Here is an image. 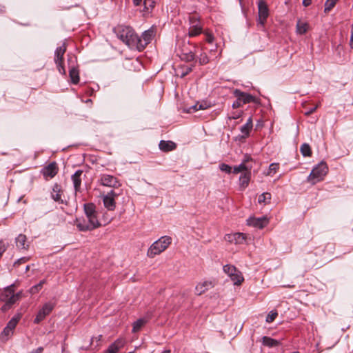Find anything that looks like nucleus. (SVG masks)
Instances as JSON below:
<instances>
[{"label": "nucleus", "mask_w": 353, "mask_h": 353, "mask_svg": "<svg viewBox=\"0 0 353 353\" xmlns=\"http://www.w3.org/2000/svg\"><path fill=\"white\" fill-rule=\"evenodd\" d=\"M278 314L276 312L271 311L266 317V322L268 323H272L273 322L276 317L277 316Z\"/></svg>", "instance_id": "41"}, {"label": "nucleus", "mask_w": 353, "mask_h": 353, "mask_svg": "<svg viewBox=\"0 0 353 353\" xmlns=\"http://www.w3.org/2000/svg\"><path fill=\"white\" fill-rule=\"evenodd\" d=\"M180 57L182 60L188 62L194 59L195 54L192 50H188L183 46L181 50Z\"/></svg>", "instance_id": "22"}, {"label": "nucleus", "mask_w": 353, "mask_h": 353, "mask_svg": "<svg viewBox=\"0 0 353 353\" xmlns=\"http://www.w3.org/2000/svg\"><path fill=\"white\" fill-rule=\"evenodd\" d=\"M247 223L249 225L262 229L268 224L269 220L266 216L259 218L250 217L247 220Z\"/></svg>", "instance_id": "14"}, {"label": "nucleus", "mask_w": 353, "mask_h": 353, "mask_svg": "<svg viewBox=\"0 0 353 353\" xmlns=\"http://www.w3.org/2000/svg\"><path fill=\"white\" fill-rule=\"evenodd\" d=\"M220 170L223 172L230 174L232 172V168L225 163H221L219 166Z\"/></svg>", "instance_id": "43"}, {"label": "nucleus", "mask_w": 353, "mask_h": 353, "mask_svg": "<svg viewBox=\"0 0 353 353\" xmlns=\"http://www.w3.org/2000/svg\"><path fill=\"white\" fill-rule=\"evenodd\" d=\"M54 306L55 303L52 302H48L45 303L38 312V314L36 318L34 319V322L35 323H39L46 318V316L50 314V312L53 310Z\"/></svg>", "instance_id": "9"}, {"label": "nucleus", "mask_w": 353, "mask_h": 353, "mask_svg": "<svg viewBox=\"0 0 353 353\" xmlns=\"http://www.w3.org/2000/svg\"><path fill=\"white\" fill-rule=\"evenodd\" d=\"M14 285H11L5 288L3 293L1 295V299L6 303V299H9L11 298L12 295H14Z\"/></svg>", "instance_id": "26"}, {"label": "nucleus", "mask_w": 353, "mask_h": 353, "mask_svg": "<svg viewBox=\"0 0 353 353\" xmlns=\"http://www.w3.org/2000/svg\"><path fill=\"white\" fill-rule=\"evenodd\" d=\"M159 146L161 150L163 152H169L174 150L176 145L171 141H161Z\"/></svg>", "instance_id": "23"}, {"label": "nucleus", "mask_w": 353, "mask_h": 353, "mask_svg": "<svg viewBox=\"0 0 353 353\" xmlns=\"http://www.w3.org/2000/svg\"><path fill=\"white\" fill-rule=\"evenodd\" d=\"M43 348L42 347H38L37 350L32 351L31 353H42Z\"/></svg>", "instance_id": "51"}, {"label": "nucleus", "mask_w": 353, "mask_h": 353, "mask_svg": "<svg viewBox=\"0 0 353 353\" xmlns=\"http://www.w3.org/2000/svg\"><path fill=\"white\" fill-rule=\"evenodd\" d=\"M62 196V191L61 190L60 185L58 184H55L53 186L52 192H51V197L52 199L59 203H63V200L61 199Z\"/></svg>", "instance_id": "20"}, {"label": "nucleus", "mask_w": 353, "mask_h": 353, "mask_svg": "<svg viewBox=\"0 0 353 353\" xmlns=\"http://www.w3.org/2000/svg\"><path fill=\"white\" fill-rule=\"evenodd\" d=\"M148 322L147 319L145 318H141L138 320H137L133 323V327H132V332H137L141 330V328L145 325V323Z\"/></svg>", "instance_id": "29"}, {"label": "nucleus", "mask_w": 353, "mask_h": 353, "mask_svg": "<svg viewBox=\"0 0 353 353\" xmlns=\"http://www.w3.org/2000/svg\"><path fill=\"white\" fill-rule=\"evenodd\" d=\"M258 22L261 26H263L269 16V9L264 0H259L258 1Z\"/></svg>", "instance_id": "7"}, {"label": "nucleus", "mask_w": 353, "mask_h": 353, "mask_svg": "<svg viewBox=\"0 0 353 353\" xmlns=\"http://www.w3.org/2000/svg\"><path fill=\"white\" fill-rule=\"evenodd\" d=\"M118 194L114 190H111L107 194L103 195V202L105 208L110 211H112L116 208L115 198L117 197Z\"/></svg>", "instance_id": "10"}, {"label": "nucleus", "mask_w": 353, "mask_h": 353, "mask_svg": "<svg viewBox=\"0 0 353 353\" xmlns=\"http://www.w3.org/2000/svg\"><path fill=\"white\" fill-rule=\"evenodd\" d=\"M99 183L103 186L113 188H117L121 185L117 177L108 174H101L100 175Z\"/></svg>", "instance_id": "6"}, {"label": "nucleus", "mask_w": 353, "mask_h": 353, "mask_svg": "<svg viewBox=\"0 0 353 353\" xmlns=\"http://www.w3.org/2000/svg\"><path fill=\"white\" fill-rule=\"evenodd\" d=\"M16 245L19 249L27 250L28 248L29 245L27 243V238H26V235L20 234L16 238Z\"/></svg>", "instance_id": "24"}, {"label": "nucleus", "mask_w": 353, "mask_h": 353, "mask_svg": "<svg viewBox=\"0 0 353 353\" xmlns=\"http://www.w3.org/2000/svg\"><path fill=\"white\" fill-rule=\"evenodd\" d=\"M234 95L235 97H236V99H238L239 100L241 101L242 104H246V103H249L251 102H253V103L258 102V100L255 97H254L247 92H242L238 89H236L234 91Z\"/></svg>", "instance_id": "12"}, {"label": "nucleus", "mask_w": 353, "mask_h": 353, "mask_svg": "<svg viewBox=\"0 0 353 353\" xmlns=\"http://www.w3.org/2000/svg\"><path fill=\"white\" fill-rule=\"evenodd\" d=\"M246 124H247V125H250V126H251L252 128L253 123H252V117H250L248 119V121L246 122Z\"/></svg>", "instance_id": "52"}, {"label": "nucleus", "mask_w": 353, "mask_h": 353, "mask_svg": "<svg viewBox=\"0 0 353 353\" xmlns=\"http://www.w3.org/2000/svg\"><path fill=\"white\" fill-rule=\"evenodd\" d=\"M252 128L251 126L247 125L246 123L245 125H243V126H241V128L240 129L241 133L243 134L241 137L242 138L248 137L249 136V134H250V132L252 130Z\"/></svg>", "instance_id": "38"}, {"label": "nucleus", "mask_w": 353, "mask_h": 353, "mask_svg": "<svg viewBox=\"0 0 353 353\" xmlns=\"http://www.w3.org/2000/svg\"><path fill=\"white\" fill-rule=\"evenodd\" d=\"M327 172L328 168L327 164L325 162L321 161L312 169L307 180L308 182L315 184L316 183L322 181Z\"/></svg>", "instance_id": "4"}, {"label": "nucleus", "mask_w": 353, "mask_h": 353, "mask_svg": "<svg viewBox=\"0 0 353 353\" xmlns=\"http://www.w3.org/2000/svg\"><path fill=\"white\" fill-rule=\"evenodd\" d=\"M262 343L269 347H276L279 345V342L277 340L273 339L268 336H263L262 338Z\"/></svg>", "instance_id": "27"}, {"label": "nucleus", "mask_w": 353, "mask_h": 353, "mask_svg": "<svg viewBox=\"0 0 353 353\" xmlns=\"http://www.w3.org/2000/svg\"><path fill=\"white\" fill-rule=\"evenodd\" d=\"M239 117H240V114H235V115L232 116V117H230V119H238Z\"/></svg>", "instance_id": "54"}, {"label": "nucleus", "mask_w": 353, "mask_h": 353, "mask_svg": "<svg viewBox=\"0 0 353 353\" xmlns=\"http://www.w3.org/2000/svg\"><path fill=\"white\" fill-rule=\"evenodd\" d=\"M192 70V67L186 66L185 68H183V71L181 72L180 76L181 77H184L188 74H189Z\"/></svg>", "instance_id": "45"}, {"label": "nucleus", "mask_w": 353, "mask_h": 353, "mask_svg": "<svg viewBox=\"0 0 353 353\" xmlns=\"http://www.w3.org/2000/svg\"><path fill=\"white\" fill-rule=\"evenodd\" d=\"M292 353H299V352H292Z\"/></svg>", "instance_id": "61"}, {"label": "nucleus", "mask_w": 353, "mask_h": 353, "mask_svg": "<svg viewBox=\"0 0 353 353\" xmlns=\"http://www.w3.org/2000/svg\"><path fill=\"white\" fill-rule=\"evenodd\" d=\"M83 174L82 170H77L72 176V181L73 183L74 188L76 192H79L81 188V175Z\"/></svg>", "instance_id": "18"}, {"label": "nucleus", "mask_w": 353, "mask_h": 353, "mask_svg": "<svg viewBox=\"0 0 353 353\" xmlns=\"http://www.w3.org/2000/svg\"><path fill=\"white\" fill-rule=\"evenodd\" d=\"M70 77L71 79L72 83L74 84H77L79 81V70L74 67H72L69 71Z\"/></svg>", "instance_id": "28"}, {"label": "nucleus", "mask_w": 353, "mask_h": 353, "mask_svg": "<svg viewBox=\"0 0 353 353\" xmlns=\"http://www.w3.org/2000/svg\"><path fill=\"white\" fill-rule=\"evenodd\" d=\"M117 37L129 48L137 49L138 36L130 26H119L114 28Z\"/></svg>", "instance_id": "2"}, {"label": "nucleus", "mask_w": 353, "mask_h": 353, "mask_svg": "<svg viewBox=\"0 0 353 353\" xmlns=\"http://www.w3.org/2000/svg\"><path fill=\"white\" fill-rule=\"evenodd\" d=\"M338 0H326L325 3V12H329L336 5Z\"/></svg>", "instance_id": "36"}, {"label": "nucleus", "mask_w": 353, "mask_h": 353, "mask_svg": "<svg viewBox=\"0 0 353 353\" xmlns=\"http://www.w3.org/2000/svg\"><path fill=\"white\" fill-rule=\"evenodd\" d=\"M230 278L233 281L234 285H241L244 280L241 274V272L239 270L236 272L234 273L232 276H230Z\"/></svg>", "instance_id": "30"}, {"label": "nucleus", "mask_w": 353, "mask_h": 353, "mask_svg": "<svg viewBox=\"0 0 353 353\" xmlns=\"http://www.w3.org/2000/svg\"><path fill=\"white\" fill-rule=\"evenodd\" d=\"M22 292H19L18 293L14 294L12 296L11 298H9V299H6V305H11L16 303L18 300L20 299L21 297Z\"/></svg>", "instance_id": "35"}, {"label": "nucleus", "mask_w": 353, "mask_h": 353, "mask_svg": "<svg viewBox=\"0 0 353 353\" xmlns=\"http://www.w3.org/2000/svg\"><path fill=\"white\" fill-rule=\"evenodd\" d=\"M41 290V285L37 284V285L32 286L30 289L29 292L30 294H37V292H39Z\"/></svg>", "instance_id": "44"}, {"label": "nucleus", "mask_w": 353, "mask_h": 353, "mask_svg": "<svg viewBox=\"0 0 353 353\" xmlns=\"http://www.w3.org/2000/svg\"><path fill=\"white\" fill-rule=\"evenodd\" d=\"M104 353H110V352H108L106 350Z\"/></svg>", "instance_id": "60"}, {"label": "nucleus", "mask_w": 353, "mask_h": 353, "mask_svg": "<svg viewBox=\"0 0 353 353\" xmlns=\"http://www.w3.org/2000/svg\"><path fill=\"white\" fill-rule=\"evenodd\" d=\"M84 211L86 219L83 220L77 219L76 220V225L79 230L90 231L101 226V224L98 219L95 205L93 203H85Z\"/></svg>", "instance_id": "1"}, {"label": "nucleus", "mask_w": 353, "mask_h": 353, "mask_svg": "<svg viewBox=\"0 0 353 353\" xmlns=\"http://www.w3.org/2000/svg\"><path fill=\"white\" fill-rule=\"evenodd\" d=\"M12 334L13 330H12L10 328H8V327L6 326L2 331L0 337L4 341H7L9 336L12 335Z\"/></svg>", "instance_id": "37"}, {"label": "nucleus", "mask_w": 353, "mask_h": 353, "mask_svg": "<svg viewBox=\"0 0 353 353\" xmlns=\"http://www.w3.org/2000/svg\"><path fill=\"white\" fill-rule=\"evenodd\" d=\"M316 108H317V105H316V106H315V107H314V108H311V109H310V110H307V111L305 112V115H310V114H311L312 113H313V112L316 110Z\"/></svg>", "instance_id": "49"}, {"label": "nucleus", "mask_w": 353, "mask_h": 353, "mask_svg": "<svg viewBox=\"0 0 353 353\" xmlns=\"http://www.w3.org/2000/svg\"><path fill=\"white\" fill-rule=\"evenodd\" d=\"M350 45L351 48H353V30H352V32H351Z\"/></svg>", "instance_id": "53"}, {"label": "nucleus", "mask_w": 353, "mask_h": 353, "mask_svg": "<svg viewBox=\"0 0 353 353\" xmlns=\"http://www.w3.org/2000/svg\"><path fill=\"white\" fill-rule=\"evenodd\" d=\"M238 270L232 265H225L223 266V272L228 275L229 277L232 276L234 273L236 272Z\"/></svg>", "instance_id": "34"}, {"label": "nucleus", "mask_w": 353, "mask_h": 353, "mask_svg": "<svg viewBox=\"0 0 353 353\" xmlns=\"http://www.w3.org/2000/svg\"><path fill=\"white\" fill-rule=\"evenodd\" d=\"M172 238L169 236H163L154 241L147 252V256L149 258H154L155 256L164 252L171 244Z\"/></svg>", "instance_id": "3"}, {"label": "nucleus", "mask_w": 353, "mask_h": 353, "mask_svg": "<svg viewBox=\"0 0 353 353\" xmlns=\"http://www.w3.org/2000/svg\"><path fill=\"white\" fill-rule=\"evenodd\" d=\"M205 35L206 37L205 40L207 42L211 43L214 41V36L210 32H205Z\"/></svg>", "instance_id": "47"}, {"label": "nucleus", "mask_w": 353, "mask_h": 353, "mask_svg": "<svg viewBox=\"0 0 353 353\" xmlns=\"http://www.w3.org/2000/svg\"><path fill=\"white\" fill-rule=\"evenodd\" d=\"M190 25L188 32L189 37H195L202 32V27L196 16L193 15L190 17Z\"/></svg>", "instance_id": "11"}, {"label": "nucleus", "mask_w": 353, "mask_h": 353, "mask_svg": "<svg viewBox=\"0 0 353 353\" xmlns=\"http://www.w3.org/2000/svg\"><path fill=\"white\" fill-rule=\"evenodd\" d=\"M199 61L201 65H205L209 62L208 57L205 53L200 54Z\"/></svg>", "instance_id": "42"}, {"label": "nucleus", "mask_w": 353, "mask_h": 353, "mask_svg": "<svg viewBox=\"0 0 353 353\" xmlns=\"http://www.w3.org/2000/svg\"><path fill=\"white\" fill-rule=\"evenodd\" d=\"M30 270V265H27L26 268V271L28 272Z\"/></svg>", "instance_id": "57"}, {"label": "nucleus", "mask_w": 353, "mask_h": 353, "mask_svg": "<svg viewBox=\"0 0 353 353\" xmlns=\"http://www.w3.org/2000/svg\"><path fill=\"white\" fill-rule=\"evenodd\" d=\"M46 281L45 279L41 280V281L38 283V285H41V288H42V287H43V284H45V283H46Z\"/></svg>", "instance_id": "55"}, {"label": "nucleus", "mask_w": 353, "mask_h": 353, "mask_svg": "<svg viewBox=\"0 0 353 353\" xmlns=\"http://www.w3.org/2000/svg\"><path fill=\"white\" fill-rule=\"evenodd\" d=\"M28 260V257H21L14 263V265H19L20 264L27 262Z\"/></svg>", "instance_id": "46"}, {"label": "nucleus", "mask_w": 353, "mask_h": 353, "mask_svg": "<svg viewBox=\"0 0 353 353\" xmlns=\"http://www.w3.org/2000/svg\"><path fill=\"white\" fill-rule=\"evenodd\" d=\"M90 102H92L91 99H88V100L86 101V103H90Z\"/></svg>", "instance_id": "58"}, {"label": "nucleus", "mask_w": 353, "mask_h": 353, "mask_svg": "<svg viewBox=\"0 0 353 353\" xmlns=\"http://www.w3.org/2000/svg\"><path fill=\"white\" fill-rule=\"evenodd\" d=\"M251 160V158L246 157L241 164L234 167L233 172L238 174L239 172H250L252 168V164L250 163Z\"/></svg>", "instance_id": "16"}, {"label": "nucleus", "mask_w": 353, "mask_h": 353, "mask_svg": "<svg viewBox=\"0 0 353 353\" xmlns=\"http://www.w3.org/2000/svg\"><path fill=\"white\" fill-rule=\"evenodd\" d=\"M241 105L242 103L241 102V101L236 99V100L232 103V106L234 109H235L241 107Z\"/></svg>", "instance_id": "48"}, {"label": "nucleus", "mask_w": 353, "mask_h": 353, "mask_svg": "<svg viewBox=\"0 0 353 353\" xmlns=\"http://www.w3.org/2000/svg\"><path fill=\"white\" fill-rule=\"evenodd\" d=\"M300 150L303 157H310L312 155L310 146L307 143L302 144Z\"/></svg>", "instance_id": "33"}, {"label": "nucleus", "mask_w": 353, "mask_h": 353, "mask_svg": "<svg viewBox=\"0 0 353 353\" xmlns=\"http://www.w3.org/2000/svg\"><path fill=\"white\" fill-rule=\"evenodd\" d=\"M308 28V25L307 23L302 22L300 20L298 21L296 24V31L299 34H305Z\"/></svg>", "instance_id": "31"}, {"label": "nucleus", "mask_w": 353, "mask_h": 353, "mask_svg": "<svg viewBox=\"0 0 353 353\" xmlns=\"http://www.w3.org/2000/svg\"><path fill=\"white\" fill-rule=\"evenodd\" d=\"M66 44L63 43L61 46L58 47L54 52V62L57 65V70L62 74H65V70L63 66V55L66 52Z\"/></svg>", "instance_id": "5"}, {"label": "nucleus", "mask_w": 353, "mask_h": 353, "mask_svg": "<svg viewBox=\"0 0 353 353\" xmlns=\"http://www.w3.org/2000/svg\"><path fill=\"white\" fill-rule=\"evenodd\" d=\"M19 316H14L9 321V322L8 323L6 326L8 327V328H10L14 331V329L17 326V325L19 322Z\"/></svg>", "instance_id": "39"}, {"label": "nucleus", "mask_w": 353, "mask_h": 353, "mask_svg": "<svg viewBox=\"0 0 353 353\" xmlns=\"http://www.w3.org/2000/svg\"><path fill=\"white\" fill-rule=\"evenodd\" d=\"M214 285V283L212 281H205L203 282L199 283L195 288L196 293L199 295H201L207 290L212 288Z\"/></svg>", "instance_id": "17"}, {"label": "nucleus", "mask_w": 353, "mask_h": 353, "mask_svg": "<svg viewBox=\"0 0 353 353\" xmlns=\"http://www.w3.org/2000/svg\"><path fill=\"white\" fill-rule=\"evenodd\" d=\"M210 107V104L207 103L206 101L197 102L194 105L189 107L187 109V112L192 113L200 110H205Z\"/></svg>", "instance_id": "21"}, {"label": "nucleus", "mask_w": 353, "mask_h": 353, "mask_svg": "<svg viewBox=\"0 0 353 353\" xmlns=\"http://www.w3.org/2000/svg\"><path fill=\"white\" fill-rule=\"evenodd\" d=\"M154 37V31L152 29L145 30L141 38L138 37L137 49L142 51L145 47L152 41Z\"/></svg>", "instance_id": "8"}, {"label": "nucleus", "mask_w": 353, "mask_h": 353, "mask_svg": "<svg viewBox=\"0 0 353 353\" xmlns=\"http://www.w3.org/2000/svg\"><path fill=\"white\" fill-rule=\"evenodd\" d=\"M59 168L56 162H52L47 166L44 167L41 173L46 179L53 178L58 172Z\"/></svg>", "instance_id": "13"}, {"label": "nucleus", "mask_w": 353, "mask_h": 353, "mask_svg": "<svg viewBox=\"0 0 353 353\" xmlns=\"http://www.w3.org/2000/svg\"><path fill=\"white\" fill-rule=\"evenodd\" d=\"M312 3V0H303V5L305 7L309 6Z\"/></svg>", "instance_id": "50"}, {"label": "nucleus", "mask_w": 353, "mask_h": 353, "mask_svg": "<svg viewBox=\"0 0 353 353\" xmlns=\"http://www.w3.org/2000/svg\"><path fill=\"white\" fill-rule=\"evenodd\" d=\"M162 353H170V350H164Z\"/></svg>", "instance_id": "56"}, {"label": "nucleus", "mask_w": 353, "mask_h": 353, "mask_svg": "<svg viewBox=\"0 0 353 353\" xmlns=\"http://www.w3.org/2000/svg\"><path fill=\"white\" fill-rule=\"evenodd\" d=\"M225 240L236 245L243 244L246 242V235L243 233H234L227 234Z\"/></svg>", "instance_id": "15"}, {"label": "nucleus", "mask_w": 353, "mask_h": 353, "mask_svg": "<svg viewBox=\"0 0 353 353\" xmlns=\"http://www.w3.org/2000/svg\"><path fill=\"white\" fill-rule=\"evenodd\" d=\"M271 200V194L269 192H264L259 195L258 199V202L259 203L267 204L270 202Z\"/></svg>", "instance_id": "32"}, {"label": "nucleus", "mask_w": 353, "mask_h": 353, "mask_svg": "<svg viewBox=\"0 0 353 353\" xmlns=\"http://www.w3.org/2000/svg\"><path fill=\"white\" fill-rule=\"evenodd\" d=\"M251 177V171L243 173L239 177V183L241 188L248 187Z\"/></svg>", "instance_id": "25"}, {"label": "nucleus", "mask_w": 353, "mask_h": 353, "mask_svg": "<svg viewBox=\"0 0 353 353\" xmlns=\"http://www.w3.org/2000/svg\"><path fill=\"white\" fill-rule=\"evenodd\" d=\"M125 345V340L119 338L112 343L108 348L107 351L110 353H117L118 351Z\"/></svg>", "instance_id": "19"}, {"label": "nucleus", "mask_w": 353, "mask_h": 353, "mask_svg": "<svg viewBox=\"0 0 353 353\" xmlns=\"http://www.w3.org/2000/svg\"><path fill=\"white\" fill-rule=\"evenodd\" d=\"M101 337H102V336H101V335H99V341L101 339Z\"/></svg>", "instance_id": "59"}, {"label": "nucleus", "mask_w": 353, "mask_h": 353, "mask_svg": "<svg viewBox=\"0 0 353 353\" xmlns=\"http://www.w3.org/2000/svg\"><path fill=\"white\" fill-rule=\"evenodd\" d=\"M279 163H271L269 166L268 175H271V174H275L277 172V170H279Z\"/></svg>", "instance_id": "40"}]
</instances>
